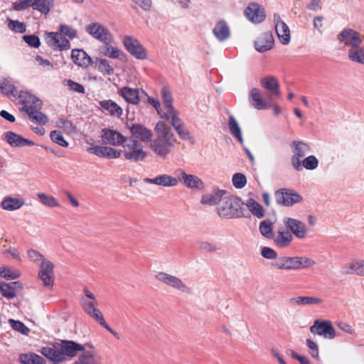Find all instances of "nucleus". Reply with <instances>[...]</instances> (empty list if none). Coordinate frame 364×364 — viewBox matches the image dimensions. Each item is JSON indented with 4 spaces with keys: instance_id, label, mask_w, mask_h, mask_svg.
Wrapping results in <instances>:
<instances>
[{
    "instance_id": "34",
    "label": "nucleus",
    "mask_w": 364,
    "mask_h": 364,
    "mask_svg": "<svg viewBox=\"0 0 364 364\" xmlns=\"http://www.w3.org/2000/svg\"><path fill=\"white\" fill-rule=\"evenodd\" d=\"M101 107L106 110L109 115L120 118L123 114L122 108L111 100L100 102Z\"/></svg>"
},
{
    "instance_id": "64",
    "label": "nucleus",
    "mask_w": 364,
    "mask_h": 364,
    "mask_svg": "<svg viewBox=\"0 0 364 364\" xmlns=\"http://www.w3.org/2000/svg\"><path fill=\"white\" fill-rule=\"evenodd\" d=\"M27 254H28V258L31 261H33L34 262H39V261H41L42 262L43 260H46L44 258L43 255H41L37 250H33V249L28 250V252H27Z\"/></svg>"
},
{
    "instance_id": "54",
    "label": "nucleus",
    "mask_w": 364,
    "mask_h": 364,
    "mask_svg": "<svg viewBox=\"0 0 364 364\" xmlns=\"http://www.w3.org/2000/svg\"><path fill=\"white\" fill-rule=\"evenodd\" d=\"M0 292L2 296L9 299L16 296V293L13 291V289L9 283L0 282Z\"/></svg>"
},
{
    "instance_id": "33",
    "label": "nucleus",
    "mask_w": 364,
    "mask_h": 364,
    "mask_svg": "<svg viewBox=\"0 0 364 364\" xmlns=\"http://www.w3.org/2000/svg\"><path fill=\"white\" fill-rule=\"evenodd\" d=\"M213 33L220 42L226 41L230 36L229 26L224 20H220L216 23Z\"/></svg>"
},
{
    "instance_id": "35",
    "label": "nucleus",
    "mask_w": 364,
    "mask_h": 364,
    "mask_svg": "<svg viewBox=\"0 0 364 364\" xmlns=\"http://www.w3.org/2000/svg\"><path fill=\"white\" fill-rule=\"evenodd\" d=\"M347 55L350 61L364 65V47L359 46L355 48H349Z\"/></svg>"
},
{
    "instance_id": "7",
    "label": "nucleus",
    "mask_w": 364,
    "mask_h": 364,
    "mask_svg": "<svg viewBox=\"0 0 364 364\" xmlns=\"http://www.w3.org/2000/svg\"><path fill=\"white\" fill-rule=\"evenodd\" d=\"M290 147L293 153L291 159V165L296 171H300L302 170L300 159L310 151V146L302 141L294 140L291 142Z\"/></svg>"
},
{
    "instance_id": "61",
    "label": "nucleus",
    "mask_w": 364,
    "mask_h": 364,
    "mask_svg": "<svg viewBox=\"0 0 364 364\" xmlns=\"http://www.w3.org/2000/svg\"><path fill=\"white\" fill-rule=\"evenodd\" d=\"M23 39L31 47L38 48L41 46L40 39L36 35H25Z\"/></svg>"
},
{
    "instance_id": "5",
    "label": "nucleus",
    "mask_w": 364,
    "mask_h": 364,
    "mask_svg": "<svg viewBox=\"0 0 364 364\" xmlns=\"http://www.w3.org/2000/svg\"><path fill=\"white\" fill-rule=\"evenodd\" d=\"M242 200L235 196L224 197L218 205V213L220 217L225 218H240L245 217L243 213Z\"/></svg>"
},
{
    "instance_id": "6",
    "label": "nucleus",
    "mask_w": 364,
    "mask_h": 364,
    "mask_svg": "<svg viewBox=\"0 0 364 364\" xmlns=\"http://www.w3.org/2000/svg\"><path fill=\"white\" fill-rule=\"evenodd\" d=\"M122 153L125 159L138 162L143 161L147 153L143 150L142 144L132 137L127 138L122 144Z\"/></svg>"
},
{
    "instance_id": "46",
    "label": "nucleus",
    "mask_w": 364,
    "mask_h": 364,
    "mask_svg": "<svg viewBox=\"0 0 364 364\" xmlns=\"http://www.w3.org/2000/svg\"><path fill=\"white\" fill-rule=\"evenodd\" d=\"M162 101L167 110L174 109L173 106V97L171 92L167 87H164L161 90Z\"/></svg>"
},
{
    "instance_id": "3",
    "label": "nucleus",
    "mask_w": 364,
    "mask_h": 364,
    "mask_svg": "<svg viewBox=\"0 0 364 364\" xmlns=\"http://www.w3.org/2000/svg\"><path fill=\"white\" fill-rule=\"evenodd\" d=\"M59 31L60 33L49 32L46 33V41L47 44L54 50H66L70 49V41L65 36L70 39L76 38L77 30L68 25L61 24L59 27Z\"/></svg>"
},
{
    "instance_id": "37",
    "label": "nucleus",
    "mask_w": 364,
    "mask_h": 364,
    "mask_svg": "<svg viewBox=\"0 0 364 364\" xmlns=\"http://www.w3.org/2000/svg\"><path fill=\"white\" fill-rule=\"evenodd\" d=\"M321 299L313 296H298L289 299L288 301L289 304L298 306L318 304L321 303Z\"/></svg>"
},
{
    "instance_id": "30",
    "label": "nucleus",
    "mask_w": 364,
    "mask_h": 364,
    "mask_svg": "<svg viewBox=\"0 0 364 364\" xmlns=\"http://www.w3.org/2000/svg\"><path fill=\"white\" fill-rule=\"evenodd\" d=\"M71 58L75 65L81 67L86 68L92 63L91 57L82 49H73L71 53Z\"/></svg>"
},
{
    "instance_id": "14",
    "label": "nucleus",
    "mask_w": 364,
    "mask_h": 364,
    "mask_svg": "<svg viewBox=\"0 0 364 364\" xmlns=\"http://www.w3.org/2000/svg\"><path fill=\"white\" fill-rule=\"evenodd\" d=\"M156 279L183 293L191 294L192 292L191 289L185 284L180 278L176 276L161 272L156 275Z\"/></svg>"
},
{
    "instance_id": "19",
    "label": "nucleus",
    "mask_w": 364,
    "mask_h": 364,
    "mask_svg": "<svg viewBox=\"0 0 364 364\" xmlns=\"http://www.w3.org/2000/svg\"><path fill=\"white\" fill-rule=\"evenodd\" d=\"M54 265L48 260H43L38 272V277L45 287H50L53 284Z\"/></svg>"
},
{
    "instance_id": "39",
    "label": "nucleus",
    "mask_w": 364,
    "mask_h": 364,
    "mask_svg": "<svg viewBox=\"0 0 364 364\" xmlns=\"http://www.w3.org/2000/svg\"><path fill=\"white\" fill-rule=\"evenodd\" d=\"M274 223L269 219L262 220L259 225V230L261 235L268 240L274 237L273 232Z\"/></svg>"
},
{
    "instance_id": "10",
    "label": "nucleus",
    "mask_w": 364,
    "mask_h": 364,
    "mask_svg": "<svg viewBox=\"0 0 364 364\" xmlns=\"http://www.w3.org/2000/svg\"><path fill=\"white\" fill-rule=\"evenodd\" d=\"M85 31L95 39L103 43L105 45H109L113 40V36L110 31L100 23H91L85 27Z\"/></svg>"
},
{
    "instance_id": "21",
    "label": "nucleus",
    "mask_w": 364,
    "mask_h": 364,
    "mask_svg": "<svg viewBox=\"0 0 364 364\" xmlns=\"http://www.w3.org/2000/svg\"><path fill=\"white\" fill-rule=\"evenodd\" d=\"M274 245L279 248L288 247L294 240L293 235L284 228H279L272 239Z\"/></svg>"
},
{
    "instance_id": "23",
    "label": "nucleus",
    "mask_w": 364,
    "mask_h": 364,
    "mask_svg": "<svg viewBox=\"0 0 364 364\" xmlns=\"http://www.w3.org/2000/svg\"><path fill=\"white\" fill-rule=\"evenodd\" d=\"M155 132L156 134V138L155 139H161L162 141L176 143V139L174 136L173 133L171 132L170 127H168L164 122H159L155 127Z\"/></svg>"
},
{
    "instance_id": "62",
    "label": "nucleus",
    "mask_w": 364,
    "mask_h": 364,
    "mask_svg": "<svg viewBox=\"0 0 364 364\" xmlns=\"http://www.w3.org/2000/svg\"><path fill=\"white\" fill-rule=\"evenodd\" d=\"M261 255L264 258L268 259H274L277 260L279 257H277V252L271 247H264L262 248Z\"/></svg>"
},
{
    "instance_id": "42",
    "label": "nucleus",
    "mask_w": 364,
    "mask_h": 364,
    "mask_svg": "<svg viewBox=\"0 0 364 364\" xmlns=\"http://www.w3.org/2000/svg\"><path fill=\"white\" fill-rule=\"evenodd\" d=\"M95 64L97 70L104 75H112L114 74V68L110 65L107 60L97 58Z\"/></svg>"
},
{
    "instance_id": "44",
    "label": "nucleus",
    "mask_w": 364,
    "mask_h": 364,
    "mask_svg": "<svg viewBox=\"0 0 364 364\" xmlns=\"http://www.w3.org/2000/svg\"><path fill=\"white\" fill-rule=\"evenodd\" d=\"M0 90L7 96L16 97L17 95H19L16 87L11 84L10 81L7 79L0 82Z\"/></svg>"
},
{
    "instance_id": "56",
    "label": "nucleus",
    "mask_w": 364,
    "mask_h": 364,
    "mask_svg": "<svg viewBox=\"0 0 364 364\" xmlns=\"http://www.w3.org/2000/svg\"><path fill=\"white\" fill-rule=\"evenodd\" d=\"M197 245L198 250L201 252H215L218 250L215 245L207 241H199L198 242Z\"/></svg>"
},
{
    "instance_id": "2",
    "label": "nucleus",
    "mask_w": 364,
    "mask_h": 364,
    "mask_svg": "<svg viewBox=\"0 0 364 364\" xmlns=\"http://www.w3.org/2000/svg\"><path fill=\"white\" fill-rule=\"evenodd\" d=\"M18 99L23 105L21 111L26 112L31 121L39 125L48 123V117L41 112L43 103L40 99L23 91L19 92Z\"/></svg>"
},
{
    "instance_id": "27",
    "label": "nucleus",
    "mask_w": 364,
    "mask_h": 364,
    "mask_svg": "<svg viewBox=\"0 0 364 364\" xmlns=\"http://www.w3.org/2000/svg\"><path fill=\"white\" fill-rule=\"evenodd\" d=\"M175 143L162 141L161 139H154L151 142V149L159 156L166 159L171 152V148L173 146Z\"/></svg>"
},
{
    "instance_id": "49",
    "label": "nucleus",
    "mask_w": 364,
    "mask_h": 364,
    "mask_svg": "<svg viewBox=\"0 0 364 364\" xmlns=\"http://www.w3.org/2000/svg\"><path fill=\"white\" fill-rule=\"evenodd\" d=\"M164 117L168 120H171V124L174 129L183 124L181 119L178 117V112L175 109L172 110H167L164 114Z\"/></svg>"
},
{
    "instance_id": "25",
    "label": "nucleus",
    "mask_w": 364,
    "mask_h": 364,
    "mask_svg": "<svg viewBox=\"0 0 364 364\" xmlns=\"http://www.w3.org/2000/svg\"><path fill=\"white\" fill-rule=\"evenodd\" d=\"M274 44V37L271 32L262 33L255 41V49L259 53L266 52L272 49Z\"/></svg>"
},
{
    "instance_id": "52",
    "label": "nucleus",
    "mask_w": 364,
    "mask_h": 364,
    "mask_svg": "<svg viewBox=\"0 0 364 364\" xmlns=\"http://www.w3.org/2000/svg\"><path fill=\"white\" fill-rule=\"evenodd\" d=\"M8 27L11 31L19 33H23L26 31V25L18 20L9 19Z\"/></svg>"
},
{
    "instance_id": "59",
    "label": "nucleus",
    "mask_w": 364,
    "mask_h": 364,
    "mask_svg": "<svg viewBox=\"0 0 364 364\" xmlns=\"http://www.w3.org/2000/svg\"><path fill=\"white\" fill-rule=\"evenodd\" d=\"M64 85L68 86L70 90L73 92L84 94L85 92V87L82 85L72 80H65Z\"/></svg>"
},
{
    "instance_id": "53",
    "label": "nucleus",
    "mask_w": 364,
    "mask_h": 364,
    "mask_svg": "<svg viewBox=\"0 0 364 364\" xmlns=\"http://www.w3.org/2000/svg\"><path fill=\"white\" fill-rule=\"evenodd\" d=\"M73 364H95L93 353L90 351L84 352Z\"/></svg>"
},
{
    "instance_id": "38",
    "label": "nucleus",
    "mask_w": 364,
    "mask_h": 364,
    "mask_svg": "<svg viewBox=\"0 0 364 364\" xmlns=\"http://www.w3.org/2000/svg\"><path fill=\"white\" fill-rule=\"evenodd\" d=\"M245 205L248 208L250 212L255 217L258 218L264 217V210L263 207L255 199H247Z\"/></svg>"
},
{
    "instance_id": "15",
    "label": "nucleus",
    "mask_w": 364,
    "mask_h": 364,
    "mask_svg": "<svg viewBox=\"0 0 364 364\" xmlns=\"http://www.w3.org/2000/svg\"><path fill=\"white\" fill-rule=\"evenodd\" d=\"M83 310L85 312L98 322L102 326H103L107 331L111 333L117 339L119 338V334L111 328L106 323L102 313L97 308H95L93 302H85L83 304Z\"/></svg>"
},
{
    "instance_id": "63",
    "label": "nucleus",
    "mask_w": 364,
    "mask_h": 364,
    "mask_svg": "<svg viewBox=\"0 0 364 364\" xmlns=\"http://www.w3.org/2000/svg\"><path fill=\"white\" fill-rule=\"evenodd\" d=\"M175 130L176 131L177 134H178L181 139L183 140H189L191 139L190 132H188L184 124H182L180 126H178V127H176Z\"/></svg>"
},
{
    "instance_id": "8",
    "label": "nucleus",
    "mask_w": 364,
    "mask_h": 364,
    "mask_svg": "<svg viewBox=\"0 0 364 364\" xmlns=\"http://www.w3.org/2000/svg\"><path fill=\"white\" fill-rule=\"evenodd\" d=\"M122 43L127 51L136 59L144 60L147 58L146 50L137 38L126 36Z\"/></svg>"
},
{
    "instance_id": "28",
    "label": "nucleus",
    "mask_w": 364,
    "mask_h": 364,
    "mask_svg": "<svg viewBox=\"0 0 364 364\" xmlns=\"http://www.w3.org/2000/svg\"><path fill=\"white\" fill-rule=\"evenodd\" d=\"M250 105L258 110L268 109L269 105L267 101L263 100L262 92L258 88H252L249 95Z\"/></svg>"
},
{
    "instance_id": "55",
    "label": "nucleus",
    "mask_w": 364,
    "mask_h": 364,
    "mask_svg": "<svg viewBox=\"0 0 364 364\" xmlns=\"http://www.w3.org/2000/svg\"><path fill=\"white\" fill-rule=\"evenodd\" d=\"M232 181L236 188L240 189L245 186L247 178L243 173H236L233 175Z\"/></svg>"
},
{
    "instance_id": "9",
    "label": "nucleus",
    "mask_w": 364,
    "mask_h": 364,
    "mask_svg": "<svg viewBox=\"0 0 364 364\" xmlns=\"http://www.w3.org/2000/svg\"><path fill=\"white\" fill-rule=\"evenodd\" d=\"M337 40L339 43H343L344 46L349 47L350 48H355L361 46L363 43L360 33L350 28L343 29L338 34Z\"/></svg>"
},
{
    "instance_id": "57",
    "label": "nucleus",
    "mask_w": 364,
    "mask_h": 364,
    "mask_svg": "<svg viewBox=\"0 0 364 364\" xmlns=\"http://www.w3.org/2000/svg\"><path fill=\"white\" fill-rule=\"evenodd\" d=\"M0 276L9 280L18 278L20 274L18 272H12L11 269L8 267H1L0 268Z\"/></svg>"
},
{
    "instance_id": "40",
    "label": "nucleus",
    "mask_w": 364,
    "mask_h": 364,
    "mask_svg": "<svg viewBox=\"0 0 364 364\" xmlns=\"http://www.w3.org/2000/svg\"><path fill=\"white\" fill-rule=\"evenodd\" d=\"M228 127L230 129V132L231 134L235 137L239 142L242 144H243V138L242 135L241 129L235 119V118L230 115L228 119Z\"/></svg>"
},
{
    "instance_id": "50",
    "label": "nucleus",
    "mask_w": 364,
    "mask_h": 364,
    "mask_svg": "<svg viewBox=\"0 0 364 364\" xmlns=\"http://www.w3.org/2000/svg\"><path fill=\"white\" fill-rule=\"evenodd\" d=\"M9 322L14 330L23 335H28L29 333L30 329L23 322L12 318L9 319Z\"/></svg>"
},
{
    "instance_id": "51",
    "label": "nucleus",
    "mask_w": 364,
    "mask_h": 364,
    "mask_svg": "<svg viewBox=\"0 0 364 364\" xmlns=\"http://www.w3.org/2000/svg\"><path fill=\"white\" fill-rule=\"evenodd\" d=\"M318 166V160L313 155L306 157L301 162V167L304 166L307 170H314Z\"/></svg>"
},
{
    "instance_id": "58",
    "label": "nucleus",
    "mask_w": 364,
    "mask_h": 364,
    "mask_svg": "<svg viewBox=\"0 0 364 364\" xmlns=\"http://www.w3.org/2000/svg\"><path fill=\"white\" fill-rule=\"evenodd\" d=\"M306 346L309 349V353L312 358L319 360L318 346L316 342L310 338L306 339Z\"/></svg>"
},
{
    "instance_id": "32",
    "label": "nucleus",
    "mask_w": 364,
    "mask_h": 364,
    "mask_svg": "<svg viewBox=\"0 0 364 364\" xmlns=\"http://www.w3.org/2000/svg\"><path fill=\"white\" fill-rule=\"evenodd\" d=\"M25 204L23 199L6 196L1 202V207L7 211H14L20 209Z\"/></svg>"
},
{
    "instance_id": "22",
    "label": "nucleus",
    "mask_w": 364,
    "mask_h": 364,
    "mask_svg": "<svg viewBox=\"0 0 364 364\" xmlns=\"http://www.w3.org/2000/svg\"><path fill=\"white\" fill-rule=\"evenodd\" d=\"M129 130L134 138L139 139L142 142H148L151 139V131L141 124H132Z\"/></svg>"
},
{
    "instance_id": "45",
    "label": "nucleus",
    "mask_w": 364,
    "mask_h": 364,
    "mask_svg": "<svg viewBox=\"0 0 364 364\" xmlns=\"http://www.w3.org/2000/svg\"><path fill=\"white\" fill-rule=\"evenodd\" d=\"M225 193V191H219L214 194H210L209 196H203L201 202L203 204H208L210 205H213L217 203L220 204L221 200L223 198H222V196Z\"/></svg>"
},
{
    "instance_id": "60",
    "label": "nucleus",
    "mask_w": 364,
    "mask_h": 364,
    "mask_svg": "<svg viewBox=\"0 0 364 364\" xmlns=\"http://www.w3.org/2000/svg\"><path fill=\"white\" fill-rule=\"evenodd\" d=\"M87 151L89 153L95 154L98 157L106 158V152L107 151V146H93L87 148Z\"/></svg>"
},
{
    "instance_id": "47",
    "label": "nucleus",
    "mask_w": 364,
    "mask_h": 364,
    "mask_svg": "<svg viewBox=\"0 0 364 364\" xmlns=\"http://www.w3.org/2000/svg\"><path fill=\"white\" fill-rule=\"evenodd\" d=\"M37 196L41 202L48 207L55 208L60 206V203H58V200L52 196H48L41 193H38Z\"/></svg>"
},
{
    "instance_id": "13",
    "label": "nucleus",
    "mask_w": 364,
    "mask_h": 364,
    "mask_svg": "<svg viewBox=\"0 0 364 364\" xmlns=\"http://www.w3.org/2000/svg\"><path fill=\"white\" fill-rule=\"evenodd\" d=\"M284 225L287 231L291 233L298 239H304L308 233V229L304 223L302 221L286 217L283 219Z\"/></svg>"
},
{
    "instance_id": "36",
    "label": "nucleus",
    "mask_w": 364,
    "mask_h": 364,
    "mask_svg": "<svg viewBox=\"0 0 364 364\" xmlns=\"http://www.w3.org/2000/svg\"><path fill=\"white\" fill-rule=\"evenodd\" d=\"M277 37L283 45H287L290 42V31L285 23H279L275 26Z\"/></svg>"
},
{
    "instance_id": "24",
    "label": "nucleus",
    "mask_w": 364,
    "mask_h": 364,
    "mask_svg": "<svg viewBox=\"0 0 364 364\" xmlns=\"http://www.w3.org/2000/svg\"><path fill=\"white\" fill-rule=\"evenodd\" d=\"M144 181L146 183L155 184L164 187H173L178 183V177L175 178L170 175L163 174L154 178H144Z\"/></svg>"
},
{
    "instance_id": "16",
    "label": "nucleus",
    "mask_w": 364,
    "mask_h": 364,
    "mask_svg": "<svg viewBox=\"0 0 364 364\" xmlns=\"http://www.w3.org/2000/svg\"><path fill=\"white\" fill-rule=\"evenodd\" d=\"M245 15L248 20L255 23L264 21L266 13L264 9L257 3L252 2L245 10Z\"/></svg>"
},
{
    "instance_id": "31",
    "label": "nucleus",
    "mask_w": 364,
    "mask_h": 364,
    "mask_svg": "<svg viewBox=\"0 0 364 364\" xmlns=\"http://www.w3.org/2000/svg\"><path fill=\"white\" fill-rule=\"evenodd\" d=\"M118 93L128 103L138 105L140 102L139 91L138 89L124 86L119 90Z\"/></svg>"
},
{
    "instance_id": "12",
    "label": "nucleus",
    "mask_w": 364,
    "mask_h": 364,
    "mask_svg": "<svg viewBox=\"0 0 364 364\" xmlns=\"http://www.w3.org/2000/svg\"><path fill=\"white\" fill-rule=\"evenodd\" d=\"M309 329L311 333L326 339H333L336 336V331L330 321L316 319Z\"/></svg>"
},
{
    "instance_id": "4",
    "label": "nucleus",
    "mask_w": 364,
    "mask_h": 364,
    "mask_svg": "<svg viewBox=\"0 0 364 364\" xmlns=\"http://www.w3.org/2000/svg\"><path fill=\"white\" fill-rule=\"evenodd\" d=\"M316 262L307 257L280 256L271 263V266L278 270H299L315 265Z\"/></svg>"
},
{
    "instance_id": "43",
    "label": "nucleus",
    "mask_w": 364,
    "mask_h": 364,
    "mask_svg": "<svg viewBox=\"0 0 364 364\" xmlns=\"http://www.w3.org/2000/svg\"><path fill=\"white\" fill-rule=\"evenodd\" d=\"M99 50L103 55L113 59L119 58L120 55L122 53L120 49L109 45L100 47Z\"/></svg>"
},
{
    "instance_id": "48",
    "label": "nucleus",
    "mask_w": 364,
    "mask_h": 364,
    "mask_svg": "<svg viewBox=\"0 0 364 364\" xmlns=\"http://www.w3.org/2000/svg\"><path fill=\"white\" fill-rule=\"evenodd\" d=\"M50 138L53 142L62 147H68L69 143L64 139L62 132L59 130H53L50 133Z\"/></svg>"
},
{
    "instance_id": "41",
    "label": "nucleus",
    "mask_w": 364,
    "mask_h": 364,
    "mask_svg": "<svg viewBox=\"0 0 364 364\" xmlns=\"http://www.w3.org/2000/svg\"><path fill=\"white\" fill-rule=\"evenodd\" d=\"M53 3L54 0H33V4H31V6L33 9L37 10L42 14H47L49 13Z\"/></svg>"
},
{
    "instance_id": "29",
    "label": "nucleus",
    "mask_w": 364,
    "mask_h": 364,
    "mask_svg": "<svg viewBox=\"0 0 364 364\" xmlns=\"http://www.w3.org/2000/svg\"><path fill=\"white\" fill-rule=\"evenodd\" d=\"M343 273L364 277V260L353 259L346 264L343 267Z\"/></svg>"
},
{
    "instance_id": "11",
    "label": "nucleus",
    "mask_w": 364,
    "mask_h": 364,
    "mask_svg": "<svg viewBox=\"0 0 364 364\" xmlns=\"http://www.w3.org/2000/svg\"><path fill=\"white\" fill-rule=\"evenodd\" d=\"M275 198L278 204L283 206H292L302 201L303 198L295 191L289 188H281L275 192Z\"/></svg>"
},
{
    "instance_id": "26",
    "label": "nucleus",
    "mask_w": 364,
    "mask_h": 364,
    "mask_svg": "<svg viewBox=\"0 0 364 364\" xmlns=\"http://www.w3.org/2000/svg\"><path fill=\"white\" fill-rule=\"evenodd\" d=\"M5 139L12 147L31 146L34 145L33 141L26 139L11 131L5 133Z\"/></svg>"
},
{
    "instance_id": "17",
    "label": "nucleus",
    "mask_w": 364,
    "mask_h": 364,
    "mask_svg": "<svg viewBox=\"0 0 364 364\" xmlns=\"http://www.w3.org/2000/svg\"><path fill=\"white\" fill-rule=\"evenodd\" d=\"M101 132V138L103 143L111 146H122L127 139L120 132L109 128H104Z\"/></svg>"
},
{
    "instance_id": "18",
    "label": "nucleus",
    "mask_w": 364,
    "mask_h": 364,
    "mask_svg": "<svg viewBox=\"0 0 364 364\" xmlns=\"http://www.w3.org/2000/svg\"><path fill=\"white\" fill-rule=\"evenodd\" d=\"M175 173L178 181H183L186 187L198 190L203 188V181L197 176L188 174L182 169H177Z\"/></svg>"
},
{
    "instance_id": "20",
    "label": "nucleus",
    "mask_w": 364,
    "mask_h": 364,
    "mask_svg": "<svg viewBox=\"0 0 364 364\" xmlns=\"http://www.w3.org/2000/svg\"><path fill=\"white\" fill-rule=\"evenodd\" d=\"M261 85L269 92V100L280 96V85L278 80L272 75L266 76L260 80Z\"/></svg>"
},
{
    "instance_id": "1",
    "label": "nucleus",
    "mask_w": 364,
    "mask_h": 364,
    "mask_svg": "<svg viewBox=\"0 0 364 364\" xmlns=\"http://www.w3.org/2000/svg\"><path fill=\"white\" fill-rule=\"evenodd\" d=\"M84 346L73 341H61L60 343H53L49 346L43 347L41 353L53 362H63L66 356L73 358L78 351H83Z\"/></svg>"
}]
</instances>
